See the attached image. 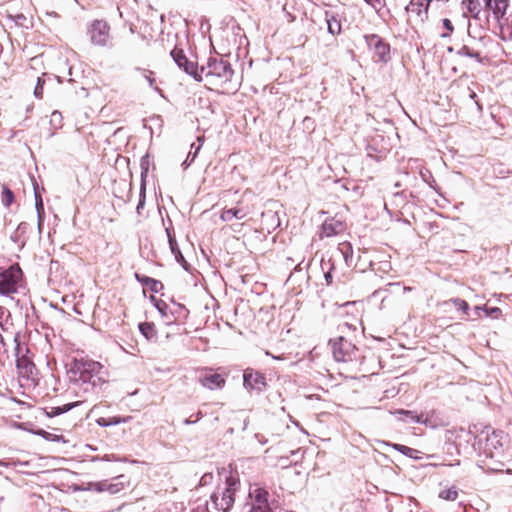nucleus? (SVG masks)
Here are the masks:
<instances>
[{
	"mask_svg": "<svg viewBox=\"0 0 512 512\" xmlns=\"http://www.w3.org/2000/svg\"><path fill=\"white\" fill-rule=\"evenodd\" d=\"M183 70L188 75L192 76L195 80H203V74H201V70H198L197 64L195 62L188 60L187 64L183 67Z\"/></svg>",
	"mask_w": 512,
	"mask_h": 512,
	"instance_id": "obj_23",
	"label": "nucleus"
},
{
	"mask_svg": "<svg viewBox=\"0 0 512 512\" xmlns=\"http://www.w3.org/2000/svg\"><path fill=\"white\" fill-rule=\"evenodd\" d=\"M61 119H62V115H61V113L59 111H54L51 114V122H58V123H60Z\"/></svg>",
	"mask_w": 512,
	"mask_h": 512,
	"instance_id": "obj_41",
	"label": "nucleus"
},
{
	"mask_svg": "<svg viewBox=\"0 0 512 512\" xmlns=\"http://www.w3.org/2000/svg\"><path fill=\"white\" fill-rule=\"evenodd\" d=\"M345 230V225L342 221L335 218L327 219L321 227V237H332L342 233Z\"/></svg>",
	"mask_w": 512,
	"mask_h": 512,
	"instance_id": "obj_12",
	"label": "nucleus"
},
{
	"mask_svg": "<svg viewBox=\"0 0 512 512\" xmlns=\"http://www.w3.org/2000/svg\"><path fill=\"white\" fill-rule=\"evenodd\" d=\"M196 416H197V418H196V420H195V421L197 422L198 420H200V419L202 418V416H203V415H202V412H200V411H199V412H197Z\"/></svg>",
	"mask_w": 512,
	"mask_h": 512,
	"instance_id": "obj_49",
	"label": "nucleus"
},
{
	"mask_svg": "<svg viewBox=\"0 0 512 512\" xmlns=\"http://www.w3.org/2000/svg\"><path fill=\"white\" fill-rule=\"evenodd\" d=\"M171 56L181 69H183L189 60L182 50L176 48L171 51Z\"/></svg>",
	"mask_w": 512,
	"mask_h": 512,
	"instance_id": "obj_25",
	"label": "nucleus"
},
{
	"mask_svg": "<svg viewBox=\"0 0 512 512\" xmlns=\"http://www.w3.org/2000/svg\"><path fill=\"white\" fill-rule=\"evenodd\" d=\"M22 271L18 265H12L0 273V295L10 296L17 292Z\"/></svg>",
	"mask_w": 512,
	"mask_h": 512,
	"instance_id": "obj_5",
	"label": "nucleus"
},
{
	"mask_svg": "<svg viewBox=\"0 0 512 512\" xmlns=\"http://www.w3.org/2000/svg\"><path fill=\"white\" fill-rule=\"evenodd\" d=\"M462 4L466 7L467 11L475 16L479 13V0H463Z\"/></svg>",
	"mask_w": 512,
	"mask_h": 512,
	"instance_id": "obj_32",
	"label": "nucleus"
},
{
	"mask_svg": "<svg viewBox=\"0 0 512 512\" xmlns=\"http://www.w3.org/2000/svg\"><path fill=\"white\" fill-rule=\"evenodd\" d=\"M388 445L391 446L394 450L400 452L401 454H403V455H405L407 457H410V458H413V459H419L420 458L418 456L419 451L416 450V449L410 448V447L405 446V445L396 444V443L388 444Z\"/></svg>",
	"mask_w": 512,
	"mask_h": 512,
	"instance_id": "obj_21",
	"label": "nucleus"
},
{
	"mask_svg": "<svg viewBox=\"0 0 512 512\" xmlns=\"http://www.w3.org/2000/svg\"><path fill=\"white\" fill-rule=\"evenodd\" d=\"M456 54L459 56H467L471 57L477 60V62L482 63L483 58L481 57L480 50L476 49L475 47L465 44L461 46L459 49L456 50Z\"/></svg>",
	"mask_w": 512,
	"mask_h": 512,
	"instance_id": "obj_17",
	"label": "nucleus"
},
{
	"mask_svg": "<svg viewBox=\"0 0 512 512\" xmlns=\"http://www.w3.org/2000/svg\"><path fill=\"white\" fill-rule=\"evenodd\" d=\"M250 209L248 207H232L228 209H223L220 215V218L224 222H230L233 219L242 220L245 219L250 214Z\"/></svg>",
	"mask_w": 512,
	"mask_h": 512,
	"instance_id": "obj_13",
	"label": "nucleus"
},
{
	"mask_svg": "<svg viewBox=\"0 0 512 512\" xmlns=\"http://www.w3.org/2000/svg\"><path fill=\"white\" fill-rule=\"evenodd\" d=\"M137 71L140 73L141 77L145 79L151 88L158 90L155 86V78L153 77V72L146 69L137 68Z\"/></svg>",
	"mask_w": 512,
	"mask_h": 512,
	"instance_id": "obj_31",
	"label": "nucleus"
},
{
	"mask_svg": "<svg viewBox=\"0 0 512 512\" xmlns=\"http://www.w3.org/2000/svg\"><path fill=\"white\" fill-rule=\"evenodd\" d=\"M199 382L203 387L215 390L224 387L226 380L221 374L212 373L211 370H206L199 376Z\"/></svg>",
	"mask_w": 512,
	"mask_h": 512,
	"instance_id": "obj_11",
	"label": "nucleus"
},
{
	"mask_svg": "<svg viewBox=\"0 0 512 512\" xmlns=\"http://www.w3.org/2000/svg\"><path fill=\"white\" fill-rule=\"evenodd\" d=\"M506 442L507 435L503 431H496L491 427H486L477 436L479 448L490 458L501 455Z\"/></svg>",
	"mask_w": 512,
	"mask_h": 512,
	"instance_id": "obj_2",
	"label": "nucleus"
},
{
	"mask_svg": "<svg viewBox=\"0 0 512 512\" xmlns=\"http://www.w3.org/2000/svg\"><path fill=\"white\" fill-rule=\"evenodd\" d=\"M340 251L342 252L343 256H344V259H345V262L347 263V265H350L349 264V258L352 254V247L349 243H344V244H341L340 246Z\"/></svg>",
	"mask_w": 512,
	"mask_h": 512,
	"instance_id": "obj_34",
	"label": "nucleus"
},
{
	"mask_svg": "<svg viewBox=\"0 0 512 512\" xmlns=\"http://www.w3.org/2000/svg\"><path fill=\"white\" fill-rule=\"evenodd\" d=\"M198 141H199V144L197 146H195V144L191 145V148L192 149L194 148V152L192 153L190 151L188 156H187V158H186V160L182 163V166H183L184 169H186L187 167H189L191 165V163L195 160L199 150L201 149V147H202V138L199 137Z\"/></svg>",
	"mask_w": 512,
	"mask_h": 512,
	"instance_id": "obj_26",
	"label": "nucleus"
},
{
	"mask_svg": "<svg viewBox=\"0 0 512 512\" xmlns=\"http://www.w3.org/2000/svg\"><path fill=\"white\" fill-rule=\"evenodd\" d=\"M14 201L13 192L7 187L3 186V191L1 195V202L4 206L9 207Z\"/></svg>",
	"mask_w": 512,
	"mask_h": 512,
	"instance_id": "obj_30",
	"label": "nucleus"
},
{
	"mask_svg": "<svg viewBox=\"0 0 512 512\" xmlns=\"http://www.w3.org/2000/svg\"><path fill=\"white\" fill-rule=\"evenodd\" d=\"M166 233H167V237H168L170 250L173 253V255L175 256L176 261L178 263L184 262L185 261L184 257L179 249V246L177 244V241H176L173 233L171 232V230L169 228H166Z\"/></svg>",
	"mask_w": 512,
	"mask_h": 512,
	"instance_id": "obj_18",
	"label": "nucleus"
},
{
	"mask_svg": "<svg viewBox=\"0 0 512 512\" xmlns=\"http://www.w3.org/2000/svg\"><path fill=\"white\" fill-rule=\"evenodd\" d=\"M135 277L139 282L148 286L153 292H158L159 287H162L161 282L156 279L147 276H140L138 273L135 274Z\"/></svg>",
	"mask_w": 512,
	"mask_h": 512,
	"instance_id": "obj_22",
	"label": "nucleus"
},
{
	"mask_svg": "<svg viewBox=\"0 0 512 512\" xmlns=\"http://www.w3.org/2000/svg\"><path fill=\"white\" fill-rule=\"evenodd\" d=\"M102 366L99 362L86 361L78 366L80 370V377L78 383L77 394L83 392L84 394H92L95 392L100 377L96 376L101 370Z\"/></svg>",
	"mask_w": 512,
	"mask_h": 512,
	"instance_id": "obj_3",
	"label": "nucleus"
},
{
	"mask_svg": "<svg viewBox=\"0 0 512 512\" xmlns=\"http://www.w3.org/2000/svg\"><path fill=\"white\" fill-rule=\"evenodd\" d=\"M131 419L130 416L126 417H119V416H113V417H100L97 419V424L102 427H108L112 425H118L122 423H127Z\"/></svg>",
	"mask_w": 512,
	"mask_h": 512,
	"instance_id": "obj_20",
	"label": "nucleus"
},
{
	"mask_svg": "<svg viewBox=\"0 0 512 512\" xmlns=\"http://www.w3.org/2000/svg\"><path fill=\"white\" fill-rule=\"evenodd\" d=\"M326 22H327V26H328V31L332 35H337V34H339L341 32L340 21L337 20L334 16H330L329 17L327 15Z\"/></svg>",
	"mask_w": 512,
	"mask_h": 512,
	"instance_id": "obj_27",
	"label": "nucleus"
},
{
	"mask_svg": "<svg viewBox=\"0 0 512 512\" xmlns=\"http://www.w3.org/2000/svg\"><path fill=\"white\" fill-rule=\"evenodd\" d=\"M365 41L369 49L379 61L387 62L390 58V45L376 34L366 35Z\"/></svg>",
	"mask_w": 512,
	"mask_h": 512,
	"instance_id": "obj_9",
	"label": "nucleus"
},
{
	"mask_svg": "<svg viewBox=\"0 0 512 512\" xmlns=\"http://www.w3.org/2000/svg\"><path fill=\"white\" fill-rule=\"evenodd\" d=\"M443 26L448 31V33H443L441 36L448 37L454 30L453 24L449 19H443Z\"/></svg>",
	"mask_w": 512,
	"mask_h": 512,
	"instance_id": "obj_39",
	"label": "nucleus"
},
{
	"mask_svg": "<svg viewBox=\"0 0 512 512\" xmlns=\"http://www.w3.org/2000/svg\"><path fill=\"white\" fill-rule=\"evenodd\" d=\"M451 301L453 302L455 307H457V309L462 310L463 312H467V310L469 309V305L465 300L455 298L452 299Z\"/></svg>",
	"mask_w": 512,
	"mask_h": 512,
	"instance_id": "obj_37",
	"label": "nucleus"
},
{
	"mask_svg": "<svg viewBox=\"0 0 512 512\" xmlns=\"http://www.w3.org/2000/svg\"><path fill=\"white\" fill-rule=\"evenodd\" d=\"M203 79L210 85L224 90H236V85H231L234 71L231 65L223 59L211 58L206 66L201 67Z\"/></svg>",
	"mask_w": 512,
	"mask_h": 512,
	"instance_id": "obj_1",
	"label": "nucleus"
},
{
	"mask_svg": "<svg viewBox=\"0 0 512 512\" xmlns=\"http://www.w3.org/2000/svg\"><path fill=\"white\" fill-rule=\"evenodd\" d=\"M498 311H499V309H498V308H493V309H492V313H495V312H498Z\"/></svg>",
	"mask_w": 512,
	"mask_h": 512,
	"instance_id": "obj_52",
	"label": "nucleus"
},
{
	"mask_svg": "<svg viewBox=\"0 0 512 512\" xmlns=\"http://www.w3.org/2000/svg\"><path fill=\"white\" fill-rule=\"evenodd\" d=\"M93 45L105 47L110 42V26L104 20H94L87 29Z\"/></svg>",
	"mask_w": 512,
	"mask_h": 512,
	"instance_id": "obj_6",
	"label": "nucleus"
},
{
	"mask_svg": "<svg viewBox=\"0 0 512 512\" xmlns=\"http://www.w3.org/2000/svg\"><path fill=\"white\" fill-rule=\"evenodd\" d=\"M485 2L486 7H490L495 0H483Z\"/></svg>",
	"mask_w": 512,
	"mask_h": 512,
	"instance_id": "obj_47",
	"label": "nucleus"
},
{
	"mask_svg": "<svg viewBox=\"0 0 512 512\" xmlns=\"http://www.w3.org/2000/svg\"><path fill=\"white\" fill-rule=\"evenodd\" d=\"M243 384L246 389L260 392L266 386V379L262 373L247 368L243 374Z\"/></svg>",
	"mask_w": 512,
	"mask_h": 512,
	"instance_id": "obj_10",
	"label": "nucleus"
},
{
	"mask_svg": "<svg viewBox=\"0 0 512 512\" xmlns=\"http://www.w3.org/2000/svg\"><path fill=\"white\" fill-rule=\"evenodd\" d=\"M249 512H272V510H270V511H258V510H255V511H249Z\"/></svg>",
	"mask_w": 512,
	"mask_h": 512,
	"instance_id": "obj_53",
	"label": "nucleus"
},
{
	"mask_svg": "<svg viewBox=\"0 0 512 512\" xmlns=\"http://www.w3.org/2000/svg\"><path fill=\"white\" fill-rule=\"evenodd\" d=\"M35 196H36V208H37V212L39 215V224H40L41 223V210H43V203H42L41 197H38L37 194H35Z\"/></svg>",
	"mask_w": 512,
	"mask_h": 512,
	"instance_id": "obj_40",
	"label": "nucleus"
},
{
	"mask_svg": "<svg viewBox=\"0 0 512 512\" xmlns=\"http://www.w3.org/2000/svg\"><path fill=\"white\" fill-rule=\"evenodd\" d=\"M332 270L328 271L326 274H325V279H326V282L327 284H331L332 283Z\"/></svg>",
	"mask_w": 512,
	"mask_h": 512,
	"instance_id": "obj_43",
	"label": "nucleus"
},
{
	"mask_svg": "<svg viewBox=\"0 0 512 512\" xmlns=\"http://www.w3.org/2000/svg\"><path fill=\"white\" fill-rule=\"evenodd\" d=\"M160 20H161V22H164L165 21V16L161 15Z\"/></svg>",
	"mask_w": 512,
	"mask_h": 512,
	"instance_id": "obj_51",
	"label": "nucleus"
},
{
	"mask_svg": "<svg viewBox=\"0 0 512 512\" xmlns=\"http://www.w3.org/2000/svg\"><path fill=\"white\" fill-rule=\"evenodd\" d=\"M470 97H471V98H475V97H476L475 92H471Z\"/></svg>",
	"mask_w": 512,
	"mask_h": 512,
	"instance_id": "obj_50",
	"label": "nucleus"
},
{
	"mask_svg": "<svg viewBox=\"0 0 512 512\" xmlns=\"http://www.w3.org/2000/svg\"><path fill=\"white\" fill-rule=\"evenodd\" d=\"M238 487V480L234 477H228L222 489L213 493L210 497L215 509L221 511L229 510L234 504V496Z\"/></svg>",
	"mask_w": 512,
	"mask_h": 512,
	"instance_id": "obj_4",
	"label": "nucleus"
},
{
	"mask_svg": "<svg viewBox=\"0 0 512 512\" xmlns=\"http://www.w3.org/2000/svg\"><path fill=\"white\" fill-rule=\"evenodd\" d=\"M269 493L266 489L254 484L249 489V501L251 505L250 511H270L272 510L268 504Z\"/></svg>",
	"mask_w": 512,
	"mask_h": 512,
	"instance_id": "obj_8",
	"label": "nucleus"
},
{
	"mask_svg": "<svg viewBox=\"0 0 512 512\" xmlns=\"http://www.w3.org/2000/svg\"><path fill=\"white\" fill-rule=\"evenodd\" d=\"M394 414L398 415V419L404 421L406 423H422L423 415L416 414L414 411L410 410H397Z\"/></svg>",
	"mask_w": 512,
	"mask_h": 512,
	"instance_id": "obj_16",
	"label": "nucleus"
},
{
	"mask_svg": "<svg viewBox=\"0 0 512 512\" xmlns=\"http://www.w3.org/2000/svg\"><path fill=\"white\" fill-rule=\"evenodd\" d=\"M333 357L338 362L352 361L356 357L357 348L349 340L339 337L330 341Z\"/></svg>",
	"mask_w": 512,
	"mask_h": 512,
	"instance_id": "obj_7",
	"label": "nucleus"
},
{
	"mask_svg": "<svg viewBox=\"0 0 512 512\" xmlns=\"http://www.w3.org/2000/svg\"><path fill=\"white\" fill-rule=\"evenodd\" d=\"M508 0H495L489 9L493 12L494 17L502 24V20L508 8Z\"/></svg>",
	"mask_w": 512,
	"mask_h": 512,
	"instance_id": "obj_15",
	"label": "nucleus"
},
{
	"mask_svg": "<svg viewBox=\"0 0 512 512\" xmlns=\"http://www.w3.org/2000/svg\"><path fill=\"white\" fill-rule=\"evenodd\" d=\"M195 422H196L195 420L193 421V420H191L190 418H187V419H185V420H184V424H185V425H190V424H193V423H195Z\"/></svg>",
	"mask_w": 512,
	"mask_h": 512,
	"instance_id": "obj_46",
	"label": "nucleus"
},
{
	"mask_svg": "<svg viewBox=\"0 0 512 512\" xmlns=\"http://www.w3.org/2000/svg\"><path fill=\"white\" fill-rule=\"evenodd\" d=\"M123 489L122 483H109L108 492L110 494H116Z\"/></svg>",
	"mask_w": 512,
	"mask_h": 512,
	"instance_id": "obj_38",
	"label": "nucleus"
},
{
	"mask_svg": "<svg viewBox=\"0 0 512 512\" xmlns=\"http://www.w3.org/2000/svg\"><path fill=\"white\" fill-rule=\"evenodd\" d=\"M140 332L148 339L151 340L156 337L155 326L152 323L144 322L139 325Z\"/></svg>",
	"mask_w": 512,
	"mask_h": 512,
	"instance_id": "obj_24",
	"label": "nucleus"
},
{
	"mask_svg": "<svg viewBox=\"0 0 512 512\" xmlns=\"http://www.w3.org/2000/svg\"><path fill=\"white\" fill-rule=\"evenodd\" d=\"M29 225L26 222H21L15 231L11 234L10 239L18 244L20 247H24L27 237V231H28Z\"/></svg>",
	"mask_w": 512,
	"mask_h": 512,
	"instance_id": "obj_14",
	"label": "nucleus"
},
{
	"mask_svg": "<svg viewBox=\"0 0 512 512\" xmlns=\"http://www.w3.org/2000/svg\"><path fill=\"white\" fill-rule=\"evenodd\" d=\"M364 1L370 5H374L375 3H379L380 0H364Z\"/></svg>",
	"mask_w": 512,
	"mask_h": 512,
	"instance_id": "obj_48",
	"label": "nucleus"
},
{
	"mask_svg": "<svg viewBox=\"0 0 512 512\" xmlns=\"http://www.w3.org/2000/svg\"><path fill=\"white\" fill-rule=\"evenodd\" d=\"M420 175H421V177L423 178L424 181H427V177L428 176L432 177L428 170H425V171L421 170Z\"/></svg>",
	"mask_w": 512,
	"mask_h": 512,
	"instance_id": "obj_42",
	"label": "nucleus"
},
{
	"mask_svg": "<svg viewBox=\"0 0 512 512\" xmlns=\"http://www.w3.org/2000/svg\"><path fill=\"white\" fill-rule=\"evenodd\" d=\"M428 2L424 4L423 2L414 3L413 1L406 7L407 11L415 12L421 21H424L427 18L428 13Z\"/></svg>",
	"mask_w": 512,
	"mask_h": 512,
	"instance_id": "obj_19",
	"label": "nucleus"
},
{
	"mask_svg": "<svg viewBox=\"0 0 512 512\" xmlns=\"http://www.w3.org/2000/svg\"><path fill=\"white\" fill-rule=\"evenodd\" d=\"M157 308H158V310H159L162 314H164V308H166V304H165V303H163V305L158 304V305H157Z\"/></svg>",
	"mask_w": 512,
	"mask_h": 512,
	"instance_id": "obj_45",
	"label": "nucleus"
},
{
	"mask_svg": "<svg viewBox=\"0 0 512 512\" xmlns=\"http://www.w3.org/2000/svg\"><path fill=\"white\" fill-rule=\"evenodd\" d=\"M10 318V312L3 306H0V328L6 330V325Z\"/></svg>",
	"mask_w": 512,
	"mask_h": 512,
	"instance_id": "obj_33",
	"label": "nucleus"
},
{
	"mask_svg": "<svg viewBox=\"0 0 512 512\" xmlns=\"http://www.w3.org/2000/svg\"><path fill=\"white\" fill-rule=\"evenodd\" d=\"M211 478H212L211 474L203 475L202 478H201V484H206L208 482V479H211Z\"/></svg>",
	"mask_w": 512,
	"mask_h": 512,
	"instance_id": "obj_44",
	"label": "nucleus"
},
{
	"mask_svg": "<svg viewBox=\"0 0 512 512\" xmlns=\"http://www.w3.org/2000/svg\"><path fill=\"white\" fill-rule=\"evenodd\" d=\"M82 401H77V402H74V403H68V404H65L64 406L62 407H51V410L50 412H48V415L49 416H57V415H60L64 412H67L69 410H71L72 408L78 406Z\"/></svg>",
	"mask_w": 512,
	"mask_h": 512,
	"instance_id": "obj_28",
	"label": "nucleus"
},
{
	"mask_svg": "<svg viewBox=\"0 0 512 512\" xmlns=\"http://www.w3.org/2000/svg\"><path fill=\"white\" fill-rule=\"evenodd\" d=\"M142 205H143V202H142V201H140V203H139V205H138L137 209H139L140 207H142Z\"/></svg>",
	"mask_w": 512,
	"mask_h": 512,
	"instance_id": "obj_54",
	"label": "nucleus"
},
{
	"mask_svg": "<svg viewBox=\"0 0 512 512\" xmlns=\"http://www.w3.org/2000/svg\"><path fill=\"white\" fill-rule=\"evenodd\" d=\"M108 486H109V482H107V481L96 482V483L90 484V488L97 492L108 491Z\"/></svg>",
	"mask_w": 512,
	"mask_h": 512,
	"instance_id": "obj_36",
	"label": "nucleus"
},
{
	"mask_svg": "<svg viewBox=\"0 0 512 512\" xmlns=\"http://www.w3.org/2000/svg\"><path fill=\"white\" fill-rule=\"evenodd\" d=\"M439 497L443 500L455 501L458 497V490L454 486L446 488L440 491Z\"/></svg>",
	"mask_w": 512,
	"mask_h": 512,
	"instance_id": "obj_29",
	"label": "nucleus"
},
{
	"mask_svg": "<svg viewBox=\"0 0 512 512\" xmlns=\"http://www.w3.org/2000/svg\"><path fill=\"white\" fill-rule=\"evenodd\" d=\"M45 81L41 77L37 78V84L34 89V96L38 99H41L43 97V85Z\"/></svg>",
	"mask_w": 512,
	"mask_h": 512,
	"instance_id": "obj_35",
	"label": "nucleus"
}]
</instances>
